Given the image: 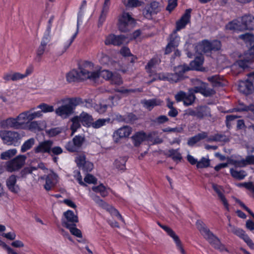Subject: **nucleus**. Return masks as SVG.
Wrapping results in <instances>:
<instances>
[{
    "label": "nucleus",
    "mask_w": 254,
    "mask_h": 254,
    "mask_svg": "<svg viewBox=\"0 0 254 254\" xmlns=\"http://www.w3.org/2000/svg\"><path fill=\"white\" fill-rule=\"evenodd\" d=\"M93 64L91 63H86L84 67H80L79 70H72L66 74V79L68 82H75L78 80L89 79L91 81L96 82L99 78L98 71H89L86 68L88 65Z\"/></svg>",
    "instance_id": "f257e3e1"
},
{
    "label": "nucleus",
    "mask_w": 254,
    "mask_h": 254,
    "mask_svg": "<svg viewBox=\"0 0 254 254\" xmlns=\"http://www.w3.org/2000/svg\"><path fill=\"white\" fill-rule=\"evenodd\" d=\"M190 70V68L187 65H180L175 68V73H159L156 74L153 77L149 83L157 80H166L170 82H177L184 78L185 72Z\"/></svg>",
    "instance_id": "f03ea898"
},
{
    "label": "nucleus",
    "mask_w": 254,
    "mask_h": 254,
    "mask_svg": "<svg viewBox=\"0 0 254 254\" xmlns=\"http://www.w3.org/2000/svg\"><path fill=\"white\" fill-rule=\"evenodd\" d=\"M196 225L201 234L213 247L220 252L227 251L225 246L220 242L218 238L215 236L204 224L197 221Z\"/></svg>",
    "instance_id": "7ed1b4c3"
},
{
    "label": "nucleus",
    "mask_w": 254,
    "mask_h": 254,
    "mask_svg": "<svg viewBox=\"0 0 254 254\" xmlns=\"http://www.w3.org/2000/svg\"><path fill=\"white\" fill-rule=\"evenodd\" d=\"M135 24V20L128 12H123L118 17V26L122 32L128 31Z\"/></svg>",
    "instance_id": "20e7f679"
},
{
    "label": "nucleus",
    "mask_w": 254,
    "mask_h": 254,
    "mask_svg": "<svg viewBox=\"0 0 254 254\" xmlns=\"http://www.w3.org/2000/svg\"><path fill=\"white\" fill-rule=\"evenodd\" d=\"M23 135L16 131L0 130V137L4 144L8 145L17 146L20 144Z\"/></svg>",
    "instance_id": "39448f33"
},
{
    "label": "nucleus",
    "mask_w": 254,
    "mask_h": 254,
    "mask_svg": "<svg viewBox=\"0 0 254 254\" xmlns=\"http://www.w3.org/2000/svg\"><path fill=\"white\" fill-rule=\"evenodd\" d=\"M191 82L193 85V88L189 90V92L194 94V93H200L206 97L210 96L214 94L213 89L208 88L205 83L202 82L198 79H192Z\"/></svg>",
    "instance_id": "423d86ee"
},
{
    "label": "nucleus",
    "mask_w": 254,
    "mask_h": 254,
    "mask_svg": "<svg viewBox=\"0 0 254 254\" xmlns=\"http://www.w3.org/2000/svg\"><path fill=\"white\" fill-rule=\"evenodd\" d=\"M26 157L23 155H19L13 159L7 161L5 164V169L9 172L18 171L24 166Z\"/></svg>",
    "instance_id": "0eeeda50"
},
{
    "label": "nucleus",
    "mask_w": 254,
    "mask_h": 254,
    "mask_svg": "<svg viewBox=\"0 0 254 254\" xmlns=\"http://www.w3.org/2000/svg\"><path fill=\"white\" fill-rule=\"evenodd\" d=\"M161 7L158 2L153 1L146 6L143 10V14L147 19H150L161 11Z\"/></svg>",
    "instance_id": "6e6552de"
},
{
    "label": "nucleus",
    "mask_w": 254,
    "mask_h": 254,
    "mask_svg": "<svg viewBox=\"0 0 254 254\" xmlns=\"http://www.w3.org/2000/svg\"><path fill=\"white\" fill-rule=\"evenodd\" d=\"M64 218L62 219V225L66 228L75 225L78 221L77 216L70 210L64 212Z\"/></svg>",
    "instance_id": "1a4fd4ad"
},
{
    "label": "nucleus",
    "mask_w": 254,
    "mask_h": 254,
    "mask_svg": "<svg viewBox=\"0 0 254 254\" xmlns=\"http://www.w3.org/2000/svg\"><path fill=\"white\" fill-rule=\"evenodd\" d=\"M132 132V128L130 127L126 126L119 128L116 130L113 135L114 140L118 143L121 139L127 137Z\"/></svg>",
    "instance_id": "9d476101"
},
{
    "label": "nucleus",
    "mask_w": 254,
    "mask_h": 254,
    "mask_svg": "<svg viewBox=\"0 0 254 254\" xmlns=\"http://www.w3.org/2000/svg\"><path fill=\"white\" fill-rule=\"evenodd\" d=\"M180 41V38L177 34V31H174L169 37V41L166 46L165 53L166 54L170 53L173 50L177 47Z\"/></svg>",
    "instance_id": "9b49d317"
},
{
    "label": "nucleus",
    "mask_w": 254,
    "mask_h": 254,
    "mask_svg": "<svg viewBox=\"0 0 254 254\" xmlns=\"http://www.w3.org/2000/svg\"><path fill=\"white\" fill-rule=\"evenodd\" d=\"M160 226L167 233L168 235L173 239L176 244L177 249L180 253L181 254H186V252L184 249L181 241L173 230L166 226L160 225Z\"/></svg>",
    "instance_id": "f8f14e48"
},
{
    "label": "nucleus",
    "mask_w": 254,
    "mask_h": 254,
    "mask_svg": "<svg viewBox=\"0 0 254 254\" xmlns=\"http://www.w3.org/2000/svg\"><path fill=\"white\" fill-rule=\"evenodd\" d=\"M125 39L124 35H116L111 34L106 37L104 43L106 45L120 46L124 44Z\"/></svg>",
    "instance_id": "ddd939ff"
},
{
    "label": "nucleus",
    "mask_w": 254,
    "mask_h": 254,
    "mask_svg": "<svg viewBox=\"0 0 254 254\" xmlns=\"http://www.w3.org/2000/svg\"><path fill=\"white\" fill-rule=\"evenodd\" d=\"M58 176L55 173L52 172L47 176L41 177V179L45 180L46 183L44 188L47 190H49L53 188L58 182Z\"/></svg>",
    "instance_id": "4468645a"
},
{
    "label": "nucleus",
    "mask_w": 254,
    "mask_h": 254,
    "mask_svg": "<svg viewBox=\"0 0 254 254\" xmlns=\"http://www.w3.org/2000/svg\"><path fill=\"white\" fill-rule=\"evenodd\" d=\"M53 142L51 140H45L40 142L37 146L35 147L34 150L36 153H51V148Z\"/></svg>",
    "instance_id": "2eb2a0df"
},
{
    "label": "nucleus",
    "mask_w": 254,
    "mask_h": 254,
    "mask_svg": "<svg viewBox=\"0 0 254 254\" xmlns=\"http://www.w3.org/2000/svg\"><path fill=\"white\" fill-rule=\"evenodd\" d=\"M238 90L240 92L248 95L252 93L254 86L252 82L249 80L241 81L238 84Z\"/></svg>",
    "instance_id": "dca6fc26"
},
{
    "label": "nucleus",
    "mask_w": 254,
    "mask_h": 254,
    "mask_svg": "<svg viewBox=\"0 0 254 254\" xmlns=\"http://www.w3.org/2000/svg\"><path fill=\"white\" fill-rule=\"evenodd\" d=\"M243 31L254 29V17L251 15H246L241 18Z\"/></svg>",
    "instance_id": "f3484780"
},
{
    "label": "nucleus",
    "mask_w": 254,
    "mask_h": 254,
    "mask_svg": "<svg viewBox=\"0 0 254 254\" xmlns=\"http://www.w3.org/2000/svg\"><path fill=\"white\" fill-rule=\"evenodd\" d=\"M0 126L2 128H21L16 118H9L0 122Z\"/></svg>",
    "instance_id": "a211bd4d"
},
{
    "label": "nucleus",
    "mask_w": 254,
    "mask_h": 254,
    "mask_svg": "<svg viewBox=\"0 0 254 254\" xmlns=\"http://www.w3.org/2000/svg\"><path fill=\"white\" fill-rule=\"evenodd\" d=\"M191 10L190 9H187L181 18L177 22L175 31H178L185 28L186 25L189 22L190 18Z\"/></svg>",
    "instance_id": "6ab92c4d"
},
{
    "label": "nucleus",
    "mask_w": 254,
    "mask_h": 254,
    "mask_svg": "<svg viewBox=\"0 0 254 254\" xmlns=\"http://www.w3.org/2000/svg\"><path fill=\"white\" fill-rule=\"evenodd\" d=\"M56 114L63 119L67 118L72 113V108L70 105H64L58 108L55 111Z\"/></svg>",
    "instance_id": "aec40b11"
},
{
    "label": "nucleus",
    "mask_w": 254,
    "mask_h": 254,
    "mask_svg": "<svg viewBox=\"0 0 254 254\" xmlns=\"http://www.w3.org/2000/svg\"><path fill=\"white\" fill-rule=\"evenodd\" d=\"M196 52L200 55L211 51V43L207 40H203L195 46Z\"/></svg>",
    "instance_id": "412c9836"
},
{
    "label": "nucleus",
    "mask_w": 254,
    "mask_h": 254,
    "mask_svg": "<svg viewBox=\"0 0 254 254\" xmlns=\"http://www.w3.org/2000/svg\"><path fill=\"white\" fill-rule=\"evenodd\" d=\"M147 138V135L143 131L137 132L131 136L133 143L135 146H139Z\"/></svg>",
    "instance_id": "4be33fe9"
},
{
    "label": "nucleus",
    "mask_w": 254,
    "mask_h": 254,
    "mask_svg": "<svg viewBox=\"0 0 254 254\" xmlns=\"http://www.w3.org/2000/svg\"><path fill=\"white\" fill-rule=\"evenodd\" d=\"M6 186L8 190L13 192L17 193L19 191V188L16 185V176L12 175H11L6 180Z\"/></svg>",
    "instance_id": "5701e85b"
},
{
    "label": "nucleus",
    "mask_w": 254,
    "mask_h": 254,
    "mask_svg": "<svg viewBox=\"0 0 254 254\" xmlns=\"http://www.w3.org/2000/svg\"><path fill=\"white\" fill-rule=\"evenodd\" d=\"M239 38L244 40L247 44L251 47L250 53L254 55V35L249 33H246L240 35Z\"/></svg>",
    "instance_id": "b1692460"
},
{
    "label": "nucleus",
    "mask_w": 254,
    "mask_h": 254,
    "mask_svg": "<svg viewBox=\"0 0 254 254\" xmlns=\"http://www.w3.org/2000/svg\"><path fill=\"white\" fill-rule=\"evenodd\" d=\"M207 137V132L202 131L200 132L194 136L190 137L188 140V144L190 146H193L195 143H197L199 141L206 139Z\"/></svg>",
    "instance_id": "393cba45"
},
{
    "label": "nucleus",
    "mask_w": 254,
    "mask_h": 254,
    "mask_svg": "<svg viewBox=\"0 0 254 254\" xmlns=\"http://www.w3.org/2000/svg\"><path fill=\"white\" fill-rule=\"evenodd\" d=\"M212 187L214 190L217 193L218 197H219L220 199L222 202L224 206L225 207V208L228 210L229 209V204L227 202V201L224 195H223V193L222 192L223 189L222 187L220 186H218L215 184H212Z\"/></svg>",
    "instance_id": "a878e982"
},
{
    "label": "nucleus",
    "mask_w": 254,
    "mask_h": 254,
    "mask_svg": "<svg viewBox=\"0 0 254 254\" xmlns=\"http://www.w3.org/2000/svg\"><path fill=\"white\" fill-rule=\"evenodd\" d=\"M241 20L238 19L234 20L229 22L225 26L227 30H229L233 31H243V29L241 24Z\"/></svg>",
    "instance_id": "bb28decb"
},
{
    "label": "nucleus",
    "mask_w": 254,
    "mask_h": 254,
    "mask_svg": "<svg viewBox=\"0 0 254 254\" xmlns=\"http://www.w3.org/2000/svg\"><path fill=\"white\" fill-rule=\"evenodd\" d=\"M197 113V118L200 119L211 117L210 109L207 106H198Z\"/></svg>",
    "instance_id": "cd10ccee"
},
{
    "label": "nucleus",
    "mask_w": 254,
    "mask_h": 254,
    "mask_svg": "<svg viewBox=\"0 0 254 254\" xmlns=\"http://www.w3.org/2000/svg\"><path fill=\"white\" fill-rule=\"evenodd\" d=\"M17 120L19 124L20 127L22 126L31 121L30 115V111H27L20 113L17 117Z\"/></svg>",
    "instance_id": "c85d7f7f"
},
{
    "label": "nucleus",
    "mask_w": 254,
    "mask_h": 254,
    "mask_svg": "<svg viewBox=\"0 0 254 254\" xmlns=\"http://www.w3.org/2000/svg\"><path fill=\"white\" fill-rule=\"evenodd\" d=\"M79 118L81 123L84 126L89 127L91 125L93 122V118L91 115L86 112H82L79 116H77Z\"/></svg>",
    "instance_id": "c756f323"
},
{
    "label": "nucleus",
    "mask_w": 254,
    "mask_h": 254,
    "mask_svg": "<svg viewBox=\"0 0 254 254\" xmlns=\"http://www.w3.org/2000/svg\"><path fill=\"white\" fill-rule=\"evenodd\" d=\"M163 101L159 99L145 100L142 102L144 106L149 110H151L154 106L161 105Z\"/></svg>",
    "instance_id": "7c9ffc66"
},
{
    "label": "nucleus",
    "mask_w": 254,
    "mask_h": 254,
    "mask_svg": "<svg viewBox=\"0 0 254 254\" xmlns=\"http://www.w3.org/2000/svg\"><path fill=\"white\" fill-rule=\"evenodd\" d=\"M127 159L125 157H120L117 158L114 162V167L119 170H125L126 169V163Z\"/></svg>",
    "instance_id": "2f4dec72"
},
{
    "label": "nucleus",
    "mask_w": 254,
    "mask_h": 254,
    "mask_svg": "<svg viewBox=\"0 0 254 254\" xmlns=\"http://www.w3.org/2000/svg\"><path fill=\"white\" fill-rule=\"evenodd\" d=\"M109 9V8L102 7L97 22V26L98 28L101 27L106 21Z\"/></svg>",
    "instance_id": "473e14b6"
},
{
    "label": "nucleus",
    "mask_w": 254,
    "mask_h": 254,
    "mask_svg": "<svg viewBox=\"0 0 254 254\" xmlns=\"http://www.w3.org/2000/svg\"><path fill=\"white\" fill-rule=\"evenodd\" d=\"M167 154L169 157H171L175 161H180L182 159L181 154L179 152V149H169L167 151Z\"/></svg>",
    "instance_id": "72a5a7b5"
},
{
    "label": "nucleus",
    "mask_w": 254,
    "mask_h": 254,
    "mask_svg": "<svg viewBox=\"0 0 254 254\" xmlns=\"http://www.w3.org/2000/svg\"><path fill=\"white\" fill-rule=\"evenodd\" d=\"M97 58L99 62L102 65L108 64L110 62L109 56L102 51L98 52Z\"/></svg>",
    "instance_id": "f704fd0d"
},
{
    "label": "nucleus",
    "mask_w": 254,
    "mask_h": 254,
    "mask_svg": "<svg viewBox=\"0 0 254 254\" xmlns=\"http://www.w3.org/2000/svg\"><path fill=\"white\" fill-rule=\"evenodd\" d=\"M160 61L158 59L155 58H153L148 63L146 66V69H147V72L150 74V76L152 75L154 77L156 74L153 75L151 72V70L152 68L155 67L156 66L160 63Z\"/></svg>",
    "instance_id": "c9c22d12"
},
{
    "label": "nucleus",
    "mask_w": 254,
    "mask_h": 254,
    "mask_svg": "<svg viewBox=\"0 0 254 254\" xmlns=\"http://www.w3.org/2000/svg\"><path fill=\"white\" fill-rule=\"evenodd\" d=\"M203 63V58L202 56L196 57L194 61H192L190 64V69L199 70V67Z\"/></svg>",
    "instance_id": "e433bc0d"
},
{
    "label": "nucleus",
    "mask_w": 254,
    "mask_h": 254,
    "mask_svg": "<svg viewBox=\"0 0 254 254\" xmlns=\"http://www.w3.org/2000/svg\"><path fill=\"white\" fill-rule=\"evenodd\" d=\"M230 172L233 178L240 180H243L247 176V173L243 170L238 171L232 168Z\"/></svg>",
    "instance_id": "4c0bfd02"
},
{
    "label": "nucleus",
    "mask_w": 254,
    "mask_h": 254,
    "mask_svg": "<svg viewBox=\"0 0 254 254\" xmlns=\"http://www.w3.org/2000/svg\"><path fill=\"white\" fill-rule=\"evenodd\" d=\"M122 2L126 7H135L143 3L142 1L138 0H122Z\"/></svg>",
    "instance_id": "58836bf2"
},
{
    "label": "nucleus",
    "mask_w": 254,
    "mask_h": 254,
    "mask_svg": "<svg viewBox=\"0 0 254 254\" xmlns=\"http://www.w3.org/2000/svg\"><path fill=\"white\" fill-rule=\"evenodd\" d=\"M17 150L15 148L7 150L1 153L0 158L2 160H8L16 155Z\"/></svg>",
    "instance_id": "ea45409f"
},
{
    "label": "nucleus",
    "mask_w": 254,
    "mask_h": 254,
    "mask_svg": "<svg viewBox=\"0 0 254 254\" xmlns=\"http://www.w3.org/2000/svg\"><path fill=\"white\" fill-rule=\"evenodd\" d=\"M71 121L72 122V125L70 127V129L72 131L71 135H73L77 130V129L80 127V121L79 120V118L75 116L71 119Z\"/></svg>",
    "instance_id": "a19ab883"
},
{
    "label": "nucleus",
    "mask_w": 254,
    "mask_h": 254,
    "mask_svg": "<svg viewBox=\"0 0 254 254\" xmlns=\"http://www.w3.org/2000/svg\"><path fill=\"white\" fill-rule=\"evenodd\" d=\"M110 121V118L99 119L94 122H92L91 126L95 128H98L105 125L107 123H109Z\"/></svg>",
    "instance_id": "79ce46f5"
},
{
    "label": "nucleus",
    "mask_w": 254,
    "mask_h": 254,
    "mask_svg": "<svg viewBox=\"0 0 254 254\" xmlns=\"http://www.w3.org/2000/svg\"><path fill=\"white\" fill-rule=\"evenodd\" d=\"M51 24L48 25L45 30L41 42L43 44H47L51 40Z\"/></svg>",
    "instance_id": "37998d69"
},
{
    "label": "nucleus",
    "mask_w": 254,
    "mask_h": 254,
    "mask_svg": "<svg viewBox=\"0 0 254 254\" xmlns=\"http://www.w3.org/2000/svg\"><path fill=\"white\" fill-rule=\"evenodd\" d=\"M35 143V139L31 138L24 142L21 147V152H25L30 149Z\"/></svg>",
    "instance_id": "c03bdc74"
},
{
    "label": "nucleus",
    "mask_w": 254,
    "mask_h": 254,
    "mask_svg": "<svg viewBox=\"0 0 254 254\" xmlns=\"http://www.w3.org/2000/svg\"><path fill=\"white\" fill-rule=\"evenodd\" d=\"M92 190L96 192L100 193L102 196L103 197L108 195L107 190L103 185H100L96 187H93Z\"/></svg>",
    "instance_id": "a18cd8bd"
},
{
    "label": "nucleus",
    "mask_w": 254,
    "mask_h": 254,
    "mask_svg": "<svg viewBox=\"0 0 254 254\" xmlns=\"http://www.w3.org/2000/svg\"><path fill=\"white\" fill-rule=\"evenodd\" d=\"M38 109L41 110L42 113H47L52 112L54 111V106L48 105L46 103H42L37 106Z\"/></svg>",
    "instance_id": "49530a36"
},
{
    "label": "nucleus",
    "mask_w": 254,
    "mask_h": 254,
    "mask_svg": "<svg viewBox=\"0 0 254 254\" xmlns=\"http://www.w3.org/2000/svg\"><path fill=\"white\" fill-rule=\"evenodd\" d=\"M90 197L99 206L104 208H108V204L105 202H104L102 199H100L99 196L95 194H90Z\"/></svg>",
    "instance_id": "de8ad7c7"
},
{
    "label": "nucleus",
    "mask_w": 254,
    "mask_h": 254,
    "mask_svg": "<svg viewBox=\"0 0 254 254\" xmlns=\"http://www.w3.org/2000/svg\"><path fill=\"white\" fill-rule=\"evenodd\" d=\"M195 99V97L194 94L189 92L188 94H186L184 100V104L185 106H190L192 105Z\"/></svg>",
    "instance_id": "09e8293b"
},
{
    "label": "nucleus",
    "mask_w": 254,
    "mask_h": 254,
    "mask_svg": "<svg viewBox=\"0 0 254 254\" xmlns=\"http://www.w3.org/2000/svg\"><path fill=\"white\" fill-rule=\"evenodd\" d=\"M94 167L93 164L88 160H86L84 162L82 165L80 166L79 168L82 169L85 172H90L92 170Z\"/></svg>",
    "instance_id": "8fccbe9b"
},
{
    "label": "nucleus",
    "mask_w": 254,
    "mask_h": 254,
    "mask_svg": "<svg viewBox=\"0 0 254 254\" xmlns=\"http://www.w3.org/2000/svg\"><path fill=\"white\" fill-rule=\"evenodd\" d=\"M250 63L251 61L249 60H241L237 61V63L233 66V68L238 66L241 68L242 69H244L249 67Z\"/></svg>",
    "instance_id": "3c124183"
},
{
    "label": "nucleus",
    "mask_w": 254,
    "mask_h": 254,
    "mask_svg": "<svg viewBox=\"0 0 254 254\" xmlns=\"http://www.w3.org/2000/svg\"><path fill=\"white\" fill-rule=\"evenodd\" d=\"M86 160V156L84 153L77 154L75 157V162L79 168Z\"/></svg>",
    "instance_id": "603ef678"
},
{
    "label": "nucleus",
    "mask_w": 254,
    "mask_h": 254,
    "mask_svg": "<svg viewBox=\"0 0 254 254\" xmlns=\"http://www.w3.org/2000/svg\"><path fill=\"white\" fill-rule=\"evenodd\" d=\"M210 165V160L209 159L202 157L199 161H197L196 164L197 168H203L208 167Z\"/></svg>",
    "instance_id": "864d4df0"
},
{
    "label": "nucleus",
    "mask_w": 254,
    "mask_h": 254,
    "mask_svg": "<svg viewBox=\"0 0 254 254\" xmlns=\"http://www.w3.org/2000/svg\"><path fill=\"white\" fill-rule=\"evenodd\" d=\"M251 105L249 106H247L243 103H240L238 107L230 110V112H243V111H251Z\"/></svg>",
    "instance_id": "5fc2aeb1"
},
{
    "label": "nucleus",
    "mask_w": 254,
    "mask_h": 254,
    "mask_svg": "<svg viewBox=\"0 0 254 254\" xmlns=\"http://www.w3.org/2000/svg\"><path fill=\"white\" fill-rule=\"evenodd\" d=\"M224 136L220 134H215L213 135H211L208 136L207 135V137L206 138V141L207 142H212V141H223V138Z\"/></svg>",
    "instance_id": "6e6d98bb"
},
{
    "label": "nucleus",
    "mask_w": 254,
    "mask_h": 254,
    "mask_svg": "<svg viewBox=\"0 0 254 254\" xmlns=\"http://www.w3.org/2000/svg\"><path fill=\"white\" fill-rule=\"evenodd\" d=\"M111 83L114 84L120 85L123 83V80L121 76L117 73H114L110 80Z\"/></svg>",
    "instance_id": "4d7b16f0"
},
{
    "label": "nucleus",
    "mask_w": 254,
    "mask_h": 254,
    "mask_svg": "<svg viewBox=\"0 0 254 254\" xmlns=\"http://www.w3.org/2000/svg\"><path fill=\"white\" fill-rule=\"evenodd\" d=\"M66 228L68 229L70 232V233L74 236L78 237H82V233L81 231L77 229L76 227V224L74 225L70 226Z\"/></svg>",
    "instance_id": "13d9d810"
},
{
    "label": "nucleus",
    "mask_w": 254,
    "mask_h": 254,
    "mask_svg": "<svg viewBox=\"0 0 254 254\" xmlns=\"http://www.w3.org/2000/svg\"><path fill=\"white\" fill-rule=\"evenodd\" d=\"M65 147L68 151L71 152H77L79 149L77 146L74 144V141L72 139L68 141L65 145Z\"/></svg>",
    "instance_id": "bf43d9fd"
},
{
    "label": "nucleus",
    "mask_w": 254,
    "mask_h": 254,
    "mask_svg": "<svg viewBox=\"0 0 254 254\" xmlns=\"http://www.w3.org/2000/svg\"><path fill=\"white\" fill-rule=\"evenodd\" d=\"M72 140L74 141V144H75V146L79 149L83 143L84 138L81 135H75Z\"/></svg>",
    "instance_id": "052dcab7"
},
{
    "label": "nucleus",
    "mask_w": 254,
    "mask_h": 254,
    "mask_svg": "<svg viewBox=\"0 0 254 254\" xmlns=\"http://www.w3.org/2000/svg\"><path fill=\"white\" fill-rule=\"evenodd\" d=\"M99 74V77L101 76L103 78L107 80H110L113 73L108 70H103L101 72L97 71Z\"/></svg>",
    "instance_id": "680f3d73"
},
{
    "label": "nucleus",
    "mask_w": 254,
    "mask_h": 254,
    "mask_svg": "<svg viewBox=\"0 0 254 254\" xmlns=\"http://www.w3.org/2000/svg\"><path fill=\"white\" fill-rule=\"evenodd\" d=\"M229 163L236 167H244L246 166V164L244 163L243 158L240 160L231 159L229 161Z\"/></svg>",
    "instance_id": "e2e57ef3"
},
{
    "label": "nucleus",
    "mask_w": 254,
    "mask_h": 254,
    "mask_svg": "<svg viewBox=\"0 0 254 254\" xmlns=\"http://www.w3.org/2000/svg\"><path fill=\"white\" fill-rule=\"evenodd\" d=\"M177 5V0H168V4L166 10L171 12Z\"/></svg>",
    "instance_id": "0e129e2a"
},
{
    "label": "nucleus",
    "mask_w": 254,
    "mask_h": 254,
    "mask_svg": "<svg viewBox=\"0 0 254 254\" xmlns=\"http://www.w3.org/2000/svg\"><path fill=\"white\" fill-rule=\"evenodd\" d=\"M81 103V99L80 98H72L69 100L68 105H70L72 110L73 108Z\"/></svg>",
    "instance_id": "69168bd1"
},
{
    "label": "nucleus",
    "mask_w": 254,
    "mask_h": 254,
    "mask_svg": "<svg viewBox=\"0 0 254 254\" xmlns=\"http://www.w3.org/2000/svg\"><path fill=\"white\" fill-rule=\"evenodd\" d=\"M108 106L106 104H100L96 106L95 109L99 113L103 114L106 112Z\"/></svg>",
    "instance_id": "338daca9"
},
{
    "label": "nucleus",
    "mask_w": 254,
    "mask_h": 254,
    "mask_svg": "<svg viewBox=\"0 0 254 254\" xmlns=\"http://www.w3.org/2000/svg\"><path fill=\"white\" fill-rule=\"evenodd\" d=\"M210 43L211 51H218L221 48V43L219 41L215 40L210 42Z\"/></svg>",
    "instance_id": "774afa93"
}]
</instances>
